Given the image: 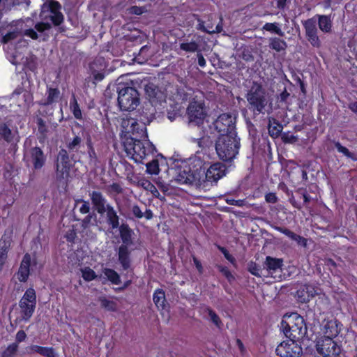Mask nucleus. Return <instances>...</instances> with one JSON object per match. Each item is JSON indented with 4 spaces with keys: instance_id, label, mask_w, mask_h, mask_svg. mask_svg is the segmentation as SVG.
Returning a JSON list of instances; mask_svg holds the SVG:
<instances>
[{
    "instance_id": "nucleus-1",
    "label": "nucleus",
    "mask_w": 357,
    "mask_h": 357,
    "mask_svg": "<svg viewBox=\"0 0 357 357\" xmlns=\"http://www.w3.org/2000/svg\"><path fill=\"white\" fill-rule=\"evenodd\" d=\"M123 125L131 134L130 137L123 142L125 151L135 162L144 164V160L156 151L149 140L147 124L140 123L130 115L123 119Z\"/></svg>"
},
{
    "instance_id": "nucleus-2",
    "label": "nucleus",
    "mask_w": 357,
    "mask_h": 357,
    "mask_svg": "<svg viewBox=\"0 0 357 357\" xmlns=\"http://www.w3.org/2000/svg\"><path fill=\"white\" fill-rule=\"evenodd\" d=\"M317 19L319 29L324 33H330L332 30L333 23L331 15H319L302 22L305 31L307 40L314 47L319 48L321 43L318 36Z\"/></svg>"
},
{
    "instance_id": "nucleus-3",
    "label": "nucleus",
    "mask_w": 357,
    "mask_h": 357,
    "mask_svg": "<svg viewBox=\"0 0 357 357\" xmlns=\"http://www.w3.org/2000/svg\"><path fill=\"white\" fill-rule=\"evenodd\" d=\"M89 196L93 208L98 214L103 215L106 213V222L111 229H117L121 225L119 216L114 208L107 203V199L103 194L100 191L93 190L89 192Z\"/></svg>"
},
{
    "instance_id": "nucleus-4",
    "label": "nucleus",
    "mask_w": 357,
    "mask_h": 357,
    "mask_svg": "<svg viewBox=\"0 0 357 357\" xmlns=\"http://www.w3.org/2000/svg\"><path fill=\"white\" fill-rule=\"evenodd\" d=\"M241 146L240 138L235 135H220L216 143L215 150L219 158L225 162L232 161L238 153Z\"/></svg>"
},
{
    "instance_id": "nucleus-5",
    "label": "nucleus",
    "mask_w": 357,
    "mask_h": 357,
    "mask_svg": "<svg viewBox=\"0 0 357 357\" xmlns=\"http://www.w3.org/2000/svg\"><path fill=\"white\" fill-rule=\"evenodd\" d=\"M281 329L287 337L301 340L307 334L304 318L297 312L285 314L281 321Z\"/></svg>"
},
{
    "instance_id": "nucleus-6",
    "label": "nucleus",
    "mask_w": 357,
    "mask_h": 357,
    "mask_svg": "<svg viewBox=\"0 0 357 357\" xmlns=\"http://www.w3.org/2000/svg\"><path fill=\"white\" fill-rule=\"evenodd\" d=\"M248 108L254 116L264 114L267 112L268 98L262 85L254 82L246 94Z\"/></svg>"
},
{
    "instance_id": "nucleus-7",
    "label": "nucleus",
    "mask_w": 357,
    "mask_h": 357,
    "mask_svg": "<svg viewBox=\"0 0 357 357\" xmlns=\"http://www.w3.org/2000/svg\"><path fill=\"white\" fill-rule=\"evenodd\" d=\"M118 104L122 111L133 112L139 104L138 91L128 84H119L117 86Z\"/></svg>"
},
{
    "instance_id": "nucleus-8",
    "label": "nucleus",
    "mask_w": 357,
    "mask_h": 357,
    "mask_svg": "<svg viewBox=\"0 0 357 357\" xmlns=\"http://www.w3.org/2000/svg\"><path fill=\"white\" fill-rule=\"evenodd\" d=\"M37 303V297L33 287L28 288L19 301L21 318L24 321H29L33 316Z\"/></svg>"
},
{
    "instance_id": "nucleus-9",
    "label": "nucleus",
    "mask_w": 357,
    "mask_h": 357,
    "mask_svg": "<svg viewBox=\"0 0 357 357\" xmlns=\"http://www.w3.org/2000/svg\"><path fill=\"white\" fill-rule=\"evenodd\" d=\"M176 181L179 184L188 185H198L202 184L201 171L192 170L188 165L181 166L178 168Z\"/></svg>"
},
{
    "instance_id": "nucleus-10",
    "label": "nucleus",
    "mask_w": 357,
    "mask_h": 357,
    "mask_svg": "<svg viewBox=\"0 0 357 357\" xmlns=\"http://www.w3.org/2000/svg\"><path fill=\"white\" fill-rule=\"evenodd\" d=\"M289 340L278 345L275 353L280 357H301L303 349L296 339L288 337Z\"/></svg>"
},
{
    "instance_id": "nucleus-11",
    "label": "nucleus",
    "mask_w": 357,
    "mask_h": 357,
    "mask_svg": "<svg viewBox=\"0 0 357 357\" xmlns=\"http://www.w3.org/2000/svg\"><path fill=\"white\" fill-rule=\"evenodd\" d=\"M214 127L220 135H234L237 134L236 131V119L231 114H221L215 121Z\"/></svg>"
},
{
    "instance_id": "nucleus-12",
    "label": "nucleus",
    "mask_w": 357,
    "mask_h": 357,
    "mask_svg": "<svg viewBox=\"0 0 357 357\" xmlns=\"http://www.w3.org/2000/svg\"><path fill=\"white\" fill-rule=\"evenodd\" d=\"M71 167L69 154L67 150L61 149L57 155L56 168V178L59 181L66 180L69 177Z\"/></svg>"
},
{
    "instance_id": "nucleus-13",
    "label": "nucleus",
    "mask_w": 357,
    "mask_h": 357,
    "mask_svg": "<svg viewBox=\"0 0 357 357\" xmlns=\"http://www.w3.org/2000/svg\"><path fill=\"white\" fill-rule=\"evenodd\" d=\"M186 113L189 122L196 126L203 124L206 116L204 103L195 100L190 102Z\"/></svg>"
},
{
    "instance_id": "nucleus-14",
    "label": "nucleus",
    "mask_w": 357,
    "mask_h": 357,
    "mask_svg": "<svg viewBox=\"0 0 357 357\" xmlns=\"http://www.w3.org/2000/svg\"><path fill=\"white\" fill-rule=\"evenodd\" d=\"M24 159L27 163L32 165L34 170H40L45 165L47 157L42 149L36 146L27 151Z\"/></svg>"
},
{
    "instance_id": "nucleus-15",
    "label": "nucleus",
    "mask_w": 357,
    "mask_h": 357,
    "mask_svg": "<svg viewBox=\"0 0 357 357\" xmlns=\"http://www.w3.org/2000/svg\"><path fill=\"white\" fill-rule=\"evenodd\" d=\"M317 352L324 357H340L341 347L331 338H324L317 344Z\"/></svg>"
},
{
    "instance_id": "nucleus-16",
    "label": "nucleus",
    "mask_w": 357,
    "mask_h": 357,
    "mask_svg": "<svg viewBox=\"0 0 357 357\" xmlns=\"http://www.w3.org/2000/svg\"><path fill=\"white\" fill-rule=\"evenodd\" d=\"M128 116H132L140 123L149 125L155 119V109L150 102H145L138 110L130 112Z\"/></svg>"
},
{
    "instance_id": "nucleus-17",
    "label": "nucleus",
    "mask_w": 357,
    "mask_h": 357,
    "mask_svg": "<svg viewBox=\"0 0 357 357\" xmlns=\"http://www.w3.org/2000/svg\"><path fill=\"white\" fill-rule=\"evenodd\" d=\"M225 167L220 162L212 164L207 171L204 173L205 179L203 181L216 183L224 175Z\"/></svg>"
},
{
    "instance_id": "nucleus-18",
    "label": "nucleus",
    "mask_w": 357,
    "mask_h": 357,
    "mask_svg": "<svg viewBox=\"0 0 357 357\" xmlns=\"http://www.w3.org/2000/svg\"><path fill=\"white\" fill-rule=\"evenodd\" d=\"M340 323L336 319L327 321L323 326L324 338L334 339L340 332Z\"/></svg>"
},
{
    "instance_id": "nucleus-19",
    "label": "nucleus",
    "mask_w": 357,
    "mask_h": 357,
    "mask_svg": "<svg viewBox=\"0 0 357 357\" xmlns=\"http://www.w3.org/2000/svg\"><path fill=\"white\" fill-rule=\"evenodd\" d=\"M118 228L123 243L121 245H131L133 243V236L135 234L133 229L130 228L127 222L121 223Z\"/></svg>"
},
{
    "instance_id": "nucleus-20",
    "label": "nucleus",
    "mask_w": 357,
    "mask_h": 357,
    "mask_svg": "<svg viewBox=\"0 0 357 357\" xmlns=\"http://www.w3.org/2000/svg\"><path fill=\"white\" fill-rule=\"evenodd\" d=\"M118 260L124 271H127L131 264L130 251L128 246L121 245L118 250Z\"/></svg>"
},
{
    "instance_id": "nucleus-21",
    "label": "nucleus",
    "mask_w": 357,
    "mask_h": 357,
    "mask_svg": "<svg viewBox=\"0 0 357 357\" xmlns=\"http://www.w3.org/2000/svg\"><path fill=\"white\" fill-rule=\"evenodd\" d=\"M61 98V93L58 88L47 87V98L41 100L39 105L43 107H47L57 102Z\"/></svg>"
},
{
    "instance_id": "nucleus-22",
    "label": "nucleus",
    "mask_w": 357,
    "mask_h": 357,
    "mask_svg": "<svg viewBox=\"0 0 357 357\" xmlns=\"http://www.w3.org/2000/svg\"><path fill=\"white\" fill-rule=\"evenodd\" d=\"M275 229L284 234L292 241H296L298 243V245H301L303 247L307 246V239L298 234H295L290 229L282 227H275Z\"/></svg>"
},
{
    "instance_id": "nucleus-23",
    "label": "nucleus",
    "mask_w": 357,
    "mask_h": 357,
    "mask_svg": "<svg viewBox=\"0 0 357 357\" xmlns=\"http://www.w3.org/2000/svg\"><path fill=\"white\" fill-rule=\"evenodd\" d=\"M153 301L159 310H165L168 304L165 298V293L162 289H157L153 295Z\"/></svg>"
},
{
    "instance_id": "nucleus-24",
    "label": "nucleus",
    "mask_w": 357,
    "mask_h": 357,
    "mask_svg": "<svg viewBox=\"0 0 357 357\" xmlns=\"http://www.w3.org/2000/svg\"><path fill=\"white\" fill-rule=\"evenodd\" d=\"M83 135V132H82V135H80L79 133H78L77 135H74V136L72 138H69L66 141V148L68 149L70 153H73L78 152L82 143Z\"/></svg>"
},
{
    "instance_id": "nucleus-25",
    "label": "nucleus",
    "mask_w": 357,
    "mask_h": 357,
    "mask_svg": "<svg viewBox=\"0 0 357 357\" xmlns=\"http://www.w3.org/2000/svg\"><path fill=\"white\" fill-rule=\"evenodd\" d=\"M196 20L197 21V24L196 29L199 30L204 33H220L222 30V26L221 24H218L215 26V29H213V25L208 24L207 26H205V22L201 19L198 15H195Z\"/></svg>"
},
{
    "instance_id": "nucleus-26",
    "label": "nucleus",
    "mask_w": 357,
    "mask_h": 357,
    "mask_svg": "<svg viewBox=\"0 0 357 357\" xmlns=\"http://www.w3.org/2000/svg\"><path fill=\"white\" fill-rule=\"evenodd\" d=\"M30 350L45 357H57L58 355L53 347H42L36 344L31 345Z\"/></svg>"
},
{
    "instance_id": "nucleus-27",
    "label": "nucleus",
    "mask_w": 357,
    "mask_h": 357,
    "mask_svg": "<svg viewBox=\"0 0 357 357\" xmlns=\"http://www.w3.org/2000/svg\"><path fill=\"white\" fill-rule=\"evenodd\" d=\"M265 266L269 273H273L282 268L283 260L268 256L266 258Z\"/></svg>"
},
{
    "instance_id": "nucleus-28",
    "label": "nucleus",
    "mask_w": 357,
    "mask_h": 357,
    "mask_svg": "<svg viewBox=\"0 0 357 357\" xmlns=\"http://www.w3.org/2000/svg\"><path fill=\"white\" fill-rule=\"evenodd\" d=\"M268 47L270 49L277 52L285 51L287 47V42L278 37H272L269 38Z\"/></svg>"
},
{
    "instance_id": "nucleus-29",
    "label": "nucleus",
    "mask_w": 357,
    "mask_h": 357,
    "mask_svg": "<svg viewBox=\"0 0 357 357\" xmlns=\"http://www.w3.org/2000/svg\"><path fill=\"white\" fill-rule=\"evenodd\" d=\"M37 138L40 143H44L47 138L48 128L45 121L40 117L37 119Z\"/></svg>"
},
{
    "instance_id": "nucleus-30",
    "label": "nucleus",
    "mask_w": 357,
    "mask_h": 357,
    "mask_svg": "<svg viewBox=\"0 0 357 357\" xmlns=\"http://www.w3.org/2000/svg\"><path fill=\"white\" fill-rule=\"evenodd\" d=\"M283 129L282 125L276 119L269 120L268 130L270 136L273 138L278 137Z\"/></svg>"
},
{
    "instance_id": "nucleus-31",
    "label": "nucleus",
    "mask_w": 357,
    "mask_h": 357,
    "mask_svg": "<svg viewBox=\"0 0 357 357\" xmlns=\"http://www.w3.org/2000/svg\"><path fill=\"white\" fill-rule=\"evenodd\" d=\"M15 137V134L6 123H0V139H3L7 143H12Z\"/></svg>"
},
{
    "instance_id": "nucleus-32",
    "label": "nucleus",
    "mask_w": 357,
    "mask_h": 357,
    "mask_svg": "<svg viewBox=\"0 0 357 357\" xmlns=\"http://www.w3.org/2000/svg\"><path fill=\"white\" fill-rule=\"evenodd\" d=\"M61 6L59 2L54 0H50L43 5L41 14L43 13L49 11L53 15L54 13L61 12Z\"/></svg>"
},
{
    "instance_id": "nucleus-33",
    "label": "nucleus",
    "mask_w": 357,
    "mask_h": 357,
    "mask_svg": "<svg viewBox=\"0 0 357 357\" xmlns=\"http://www.w3.org/2000/svg\"><path fill=\"white\" fill-rule=\"evenodd\" d=\"M70 109L77 120L82 119V113L75 96L73 94L70 100Z\"/></svg>"
},
{
    "instance_id": "nucleus-34",
    "label": "nucleus",
    "mask_w": 357,
    "mask_h": 357,
    "mask_svg": "<svg viewBox=\"0 0 357 357\" xmlns=\"http://www.w3.org/2000/svg\"><path fill=\"white\" fill-rule=\"evenodd\" d=\"M263 30L277 34L280 37L284 36V32L280 27V24L278 22H266L262 27Z\"/></svg>"
},
{
    "instance_id": "nucleus-35",
    "label": "nucleus",
    "mask_w": 357,
    "mask_h": 357,
    "mask_svg": "<svg viewBox=\"0 0 357 357\" xmlns=\"http://www.w3.org/2000/svg\"><path fill=\"white\" fill-rule=\"evenodd\" d=\"M103 273L112 284L117 285L121 282L119 274L114 269L105 268L103 270Z\"/></svg>"
},
{
    "instance_id": "nucleus-36",
    "label": "nucleus",
    "mask_w": 357,
    "mask_h": 357,
    "mask_svg": "<svg viewBox=\"0 0 357 357\" xmlns=\"http://www.w3.org/2000/svg\"><path fill=\"white\" fill-rule=\"evenodd\" d=\"M12 243V236L4 234L0 238V252L8 256L9 249Z\"/></svg>"
},
{
    "instance_id": "nucleus-37",
    "label": "nucleus",
    "mask_w": 357,
    "mask_h": 357,
    "mask_svg": "<svg viewBox=\"0 0 357 357\" xmlns=\"http://www.w3.org/2000/svg\"><path fill=\"white\" fill-rule=\"evenodd\" d=\"M180 50L185 52H198L200 51L199 44L195 41L192 40L190 42H183L179 44Z\"/></svg>"
},
{
    "instance_id": "nucleus-38",
    "label": "nucleus",
    "mask_w": 357,
    "mask_h": 357,
    "mask_svg": "<svg viewBox=\"0 0 357 357\" xmlns=\"http://www.w3.org/2000/svg\"><path fill=\"white\" fill-rule=\"evenodd\" d=\"M334 145L338 152L342 153L348 158L351 159L353 161H357V153H354L349 151V149L342 146L340 142H334Z\"/></svg>"
},
{
    "instance_id": "nucleus-39",
    "label": "nucleus",
    "mask_w": 357,
    "mask_h": 357,
    "mask_svg": "<svg viewBox=\"0 0 357 357\" xmlns=\"http://www.w3.org/2000/svg\"><path fill=\"white\" fill-rule=\"evenodd\" d=\"M99 301L102 308L110 312H115L116 310V303L114 301L108 300L104 296L100 297Z\"/></svg>"
},
{
    "instance_id": "nucleus-40",
    "label": "nucleus",
    "mask_w": 357,
    "mask_h": 357,
    "mask_svg": "<svg viewBox=\"0 0 357 357\" xmlns=\"http://www.w3.org/2000/svg\"><path fill=\"white\" fill-rule=\"evenodd\" d=\"M17 343L9 344L1 353V357H15L18 350Z\"/></svg>"
},
{
    "instance_id": "nucleus-41",
    "label": "nucleus",
    "mask_w": 357,
    "mask_h": 357,
    "mask_svg": "<svg viewBox=\"0 0 357 357\" xmlns=\"http://www.w3.org/2000/svg\"><path fill=\"white\" fill-rule=\"evenodd\" d=\"M93 219L94 222H97V216L94 213L87 214L82 220L81 227L84 229H89L91 225H94V223H91V220Z\"/></svg>"
},
{
    "instance_id": "nucleus-42",
    "label": "nucleus",
    "mask_w": 357,
    "mask_h": 357,
    "mask_svg": "<svg viewBox=\"0 0 357 357\" xmlns=\"http://www.w3.org/2000/svg\"><path fill=\"white\" fill-rule=\"evenodd\" d=\"M81 271L83 279L86 282H91L97 278L96 272L90 267H85Z\"/></svg>"
},
{
    "instance_id": "nucleus-43",
    "label": "nucleus",
    "mask_w": 357,
    "mask_h": 357,
    "mask_svg": "<svg viewBox=\"0 0 357 357\" xmlns=\"http://www.w3.org/2000/svg\"><path fill=\"white\" fill-rule=\"evenodd\" d=\"M79 204H82V206L79 208V211L82 214H89L90 213V204L88 201H86L83 199H77L75 201V206H77Z\"/></svg>"
},
{
    "instance_id": "nucleus-44",
    "label": "nucleus",
    "mask_w": 357,
    "mask_h": 357,
    "mask_svg": "<svg viewBox=\"0 0 357 357\" xmlns=\"http://www.w3.org/2000/svg\"><path fill=\"white\" fill-rule=\"evenodd\" d=\"M147 172L151 174H158L160 172L159 164L157 160H152L146 163Z\"/></svg>"
},
{
    "instance_id": "nucleus-45",
    "label": "nucleus",
    "mask_w": 357,
    "mask_h": 357,
    "mask_svg": "<svg viewBox=\"0 0 357 357\" xmlns=\"http://www.w3.org/2000/svg\"><path fill=\"white\" fill-rule=\"evenodd\" d=\"M15 275L20 282H25L29 277L30 270L24 268L20 266V268Z\"/></svg>"
},
{
    "instance_id": "nucleus-46",
    "label": "nucleus",
    "mask_w": 357,
    "mask_h": 357,
    "mask_svg": "<svg viewBox=\"0 0 357 357\" xmlns=\"http://www.w3.org/2000/svg\"><path fill=\"white\" fill-rule=\"evenodd\" d=\"M206 311L211 318V321L218 327L220 328L222 325L220 318L211 307H207Z\"/></svg>"
},
{
    "instance_id": "nucleus-47",
    "label": "nucleus",
    "mask_w": 357,
    "mask_h": 357,
    "mask_svg": "<svg viewBox=\"0 0 357 357\" xmlns=\"http://www.w3.org/2000/svg\"><path fill=\"white\" fill-rule=\"evenodd\" d=\"M20 32L16 29L11 31H8L1 38V43L3 44L8 43V42L15 39L19 36Z\"/></svg>"
},
{
    "instance_id": "nucleus-48",
    "label": "nucleus",
    "mask_w": 357,
    "mask_h": 357,
    "mask_svg": "<svg viewBox=\"0 0 357 357\" xmlns=\"http://www.w3.org/2000/svg\"><path fill=\"white\" fill-rule=\"evenodd\" d=\"M217 248L223 254L227 260H228L231 264L236 265V259L229 252L226 248L218 245Z\"/></svg>"
},
{
    "instance_id": "nucleus-49",
    "label": "nucleus",
    "mask_w": 357,
    "mask_h": 357,
    "mask_svg": "<svg viewBox=\"0 0 357 357\" xmlns=\"http://www.w3.org/2000/svg\"><path fill=\"white\" fill-rule=\"evenodd\" d=\"M218 271L227 279L229 282L234 280V277L227 266L218 265Z\"/></svg>"
},
{
    "instance_id": "nucleus-50",
    "label": "nucleus",
    "mask_w": 357,
    "mask_h": 357,
    "mask_svg": "<svg viewBox=\"0 0 357 357\" xmlns=\"http://www.w3.org/2000/svg\"><path fill=\"white\" fill-rule=\"evenodd\" d=\"M31 264H32V261H31V255L29 253H26L23 256L22 260L20 266L24 268L30 270V267H31Z\"/></svg>"
},
{
    "instance_id": "nucleus-51",
    "label": "nucleus",
    "mask_w": 357,
    "mask_h": 357,
    "mask_svg": "<svg viewBox=\"0 0 357 357\" xmlns=\"http://www.w3.org/2000/svg\"><path fill=\"white\" fill-rule=\"evenodd\" d=\"M50 20L54 26H59L63 22V15L61 12L53 14Z\"/></svg>"
},
{
    "instance_id": "nucleus-52",
    "label": "nucleus",
    "mask_w": 357,
    "mask_h": 357,
    "mask_svg": "<svg viewBox=\"0 0 357 357\" xmlns=\"http://www.w3.org/2000/svg\"><path fill=\"white\" fill-rule=\"evenodd\" d=\"M77 237V233L74 229H69L65 234L66 241L69 243H74Z\"/></svg>"
},
{
    "instance_id": "nucleus-53",
    "label": "nucleus",
    "mask_w": 357,
    "mask_h": 357,
    "mask_svg": "<svg viewBox=\"0 0 357 357\" xmlns=\"http://www.w3.org/2000/svg\"><path fill=\"white\" fill-rule=\"evenodd\" d=\"M35 29L38 32H43L45 30L51 29V25L48 22H38L35 25Z\"/></svg>"
},
{
    "instance_id": "nucleus-54",
    "label": "nucleus",
    "mask_w": 357,
    "mask_h": 357,
    "mask_svg": "<svg viewBox=\"0 0 357 357\" xmlns=\"http://www.w3.org/2000/svg\"><path fill=\"white\" fill-rule=\"evenodd\" d=\"M87 153L90 162L96 164L98 162V156L94 147L87 149Z\"/></svg>"
},
{
    "instance_id": "nucleus-55",
    "label": "nucleus",
    "mask_w": 357,
    "mask_h": 357,
    "mask_svg": "<svg viewBox=\"0 0 357 357\" xmlns=\"http://www.w3.org/2000/svg\"><path fill=\"white\" fill-rule=\"evenodd\" d=\"M298 192L302 195L305 204H307L312 199V197L307 192L306 189L299 188Z\"/></svg>"
},
{
    "instance_id": "nucleus-56",
    "label": "nucleus",
    "mask_w": 357,
    "mask_h": 357,
    "mask_svg": "<svg viewBox=\"0 0 357 357\" xmlns=\"http://www.w3.org/2000/svg\"><path fill=\"white\" fill-rule=\"evenodd\" d=\"M26 338V334L23 330H20L15 336V342L17 344L23 341H24Z\"/></svg>"
},
{
    "instance_id": "nucleus-57",
    "label": "nucleus",
    "mask_w": 357,
    "mask_h": 357,
    "mask_svg": "<svg viewBox=\"0 0 357 357\" xmlns=\"http://www.w3.org/2000/svg\"><path fill=\"white\" fill-rule=\"evenodd\" d=\"M265 199L266 202L271 204H275L278 201V197L274 192H268L265 195Z\"/></svg>"
},
{
    "instance_id": "nucleus-58",
    "label": "nucleus",
    "mask_w": 357,
    "mask_h": 357,
    "mask_svg": "<svg viewBox=\"0 0 357 357\" xmlns=\"http://www.w3.org/2000/svg\"><path fill=\"white\" fill-rule=\"evenodd\" d=\"M132 213L137 218H142L144 217V213L141 211L138 205H134L132 206Z\"/></svg>"
},
{
    "instance_id": "nucleus-59",
    "label": "nucleus",
    "mask_w": 357,
    "mask_h": 357,
    "mask_svg": "<svg viewBox=\"0 0 357 357\" xmlns=\"http://www.w3.org/2000/svg\"><path fill=\"white\" fill-rule=\"evenodd\" d=\"M92 75L93 79L96 82H101L105 78V73L103 72H98L97 70H93Z\"/></svg>"
},
{
    "instance_id": "nucleus-60",
    "label": "nucleus",
    "mask_w": 357,
    "mask_h": 357,
    "mask_svg": "<svg viewBox=\"0 0 357 357\" xmlns=\"http://www.w3.org/2000/svg\"><path fill=\"white\" fill-rule=\"evenodd\" d=\"M24 35L30 37L33 40H37L38 35L37 32L33 29H28L24 31Z\"/></svg>"
},
{
    "instance_id": "nucleus-61",
    "label": "nucleus",
    "mask_w": 357,
    "mask_h": 357,
    "mask_svg": "<svg viewBox=\"0 0 357 357\" xmlns=\"http://www.w3.org/2000/svg\"><path fill=\"white\" fill-rule=\"evenodd\" d=\"M226 202L229 205L236 206H242L243 205V200L242 199H226Z\"/></svg>"
},
{
    "instance_id": "nucleus-62",
    "label": "nucleus",
    "mask_w": 357,
    "mask_h": 357,
    "mask_svg": "<svg viewBox=\"0 0 357 357\" xmlns=\"http://www.w3.org/2000/svg\"><path fill=\"white\" fill-rule=\"evenodd\" d=\"M289 96H290L289 93L284 88V91L282 93H280V94L279 95L278 100L280 102H287Z\"/></svg>"
},
{
    "instance_id": "nucleus-63",
    "label": "nucleus",
    "mask_w": 357,
    "mask_h": 357,
    "mask_svg": "<svg viewBox=\"0 0 357 357\" xmlns=\"http://www.w3.org/2000/svg\"><path fill=\"white\" fill-rule=\"evenodd\" d=\"M197 57L198 65L202 68H204L206 66V60H205L204 56L201 53V51L197 52Z\"/></svg>"
},
{
    "instance_id": "nucleus-64",
    "label": "nucleus",
    "mask_w": 357,
    "mask_h": 357,
    "mask_svg": "<svg viewBox=\"0 0 357 357\" xmlns=\"http://www.w3.org/2000/svg\"><path fill=\"white\" fill-rule=\"evenodd\" d=\"M110 189L112 192H114L117 194H119V193H121L122 192V188L121 187V185L117 183H113L111 185H110Z\"/></svg>"
}]
</instances>
